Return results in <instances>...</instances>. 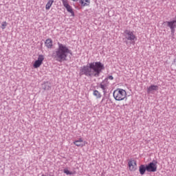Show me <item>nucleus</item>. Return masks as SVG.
<instances>
[{"label":"nucleus","mask_w":176,"mask_h":176,"mask_svg":"<svg viewBox=\"0 0 176 176\" xmlns=\"http://www.w3.org/2000/svg\"><path fill=\"white\" fill-rule=\"evenodd\" d=\"M113 97L116 101H124L127 99V91L122 88H117L113 91Z\"/></svg>","instance_id":"nucleus-3"},{"label":"nucleus","mask_w":176,"mask_h":176,"mask_svg":"<svg viewBox=\"0 0 176 176\" xmlns=\"http://www.w3.org/2000/svg\"><path fill=\"white\" fill-rule=\"evenodd\" d=\"M128 167L129 171H135V170H137V161L135 160H130L128 162Z\"/></svg>","instance_id":"nucleus-8"},{"label":"nucleus","mask_w":176,"mask_h":176,"mask_svg":"<svg viewBox=\"0 0 176 176\" xmlns=\"http://www.w3.org/2000/svg\"><path fill=\"white\" fill-rule=\"evenodd\" d=\"M63 6L65 7L67 11L71 14V16L72 17H75V12H74V9H72V7L69 6V3H68L67 0H62Z\"/></svg>","instance_id":"nucleus-6"},{"label":"nucleus","mask_w":176,"mask_h":176,"mask_svg":"<svg viewBox=\"0 0 176 176\" xmlns=\"http://www.w3.org/2000/svg\"><path fill=\"white\" fill-rule=\"evenodd\" d=\"M80 6L85 8L86 6H90V0H78Z\"/></svg>","instance_id":"nucleus-12"},{"label":"nucleus","mask_w":176,"mask_h":176,"mask_svg":"<svg viewBox=\"0 0 176 176\" xmlns=\"http://www.w3.org/2000/svg\"><path fill=\"white\" fill-rule=\"evenodd\" d=\"M73 144L76 145V146H80V148H83V146H86V144H87V142L83 140L82 138H80L78 140L74 141Z\"/></svg>","instance_id":"nucleus-9"},{"label":"nucleus","mask_w":176,"mask_h":176,"mask_svg":"<svg viewBox=\"0 0 176 176\" xmlns=\"http://www.w3.org/2000/svg\"><path fill=\"white\" fill-rule=\"evenodd\" d=\"M54 2V0H49L45 6L46 10H50V8H52V5H53V3Z\"/></svg>","instance_id":"nucleus-15"},{"label":"nucleus","mask_w":176,"mask_h":176,"mask_svg":"<svg viewBox=\"0 0 176 176\" xmlns=\"http://www.w3.org/2000/svg\"><path fill=\"white\" fill-rule=\"evenodd\" d=\"M7 25H8V23L6 21L3 22L1 24L2 30H5Z\"/></svg>","instance_id":"nucleus-18"},{"label":"nucleus","mask_w":176,"mask_h":176,"mask_svg":"<svg viewBox=\"0 0 176 176\" xmlns=\"http://www.w3.org/2000/svg\"><path fill=\"white\" fill-rule=\"evenodd\" d=\"M45 45L48 49H52V47H53V41H52V38L47 39L45 42Z\"/></svg>","instance_id":"nucleus-13"},{"label":"nucleus","mask_w":176,"mask_h":176,"mask_svg":"<svg viewBox=\"0 0 176 176\" xmlns=\"http://www.w3.org/2000/svg\"><path fill=\"white\" fill-rule=\"evenodd\" d=\"M145 171H146V166L140 165L139 166V173L141 175H144L145 174Z\"/></svg>","instance_id":"nucleus-14"},{"label":"nucleus","mask_w":176,"mask_h":176,"mask_svg":"<svg viewBox=\"0 0 176 176\" xmlns=\"http://www.w3.org/2000/svg\"><path fill=\"white\" fill-rule=\"evenodd\" d=\"M107 87V85L104 84V82L100 83V88H102L103 90H105Z\"/></svg>","instance_id":"nucleus-19"},{"label":"nucleus","mask_w":176,"mask_h":176,"mask_svg":"<svg viewBox=\"0 0 176 176\" xmlns=\"http://www.w3.org/2000/svg\"><path fill=\"white\" fill-rule=\"evenodd\" d=\"M146 171L148 173H156L157 171V162H150L146 165Z\"/></svg>","instance_id":"nucleus-5"},{"label":"nucleus","mask_w":176,"mask_h":176,"mask_svg":"<svg viewBox=\"0 0 176 176\" xmlns=\"http://www.w3.org/2000/svg\"><path fill=\"white\" fill-rule=\"evenodd\" d=\"M43 60H45V56L42 54L38 55L37 60L33 64L34 68H39L43 64Z\"/></svg>","instance_id":"nucleus-7"},{"label":"nucleus","mask_w":176,"mask_h":176,"mask_svg":"<svg viewBox=\"0 0 176 176\" xmlns=\"http://www.w3.org/2000/svg\"><path fill=\"white\" fill-rule=\"evenodd\" d=\"M94 96L96 98H101L102 96H101V93H100V91L95 90L94 91L93 93Z\"/></svg>","instance_id":"nucleus-16"},{"label":"nucleus","mask_w":176,"mask_h":176,"mask_svg":"<svg viewBox=\"0 0 176 176\" xmlns=\"http://www.w3.org/2000/svg\"><path fill=\"white\" fill-rule=\"evenodd\" d=\"M102 101H104V98L102 100V101H101V102H102Z\"/></svg>","instance_id":"nucleus-22"},{"label":"nucleus","mask_w":176,"mask_h":176,"mask_svg":"<svg viewBox=\"0 0 176 176\" xmlns=\"http://www.w3.org/2000/svg\"><path fill=\"white\" fill-rule=\"evenodd\" d=\"M159 90V86L152 85L150 87H147V93L148 94H151L152 91H157Z\"/></svg>","instance_id":"nucleus-11"},{"label":"nucleus","mask_w":176,"mask_h":176,"mask_svg":"<svg viewBox=\"0 0 176 176\" xmlns=\"http://www.w3.org/2000/svg\"><path fill=\"white\" fill-rule=\"evenodd\" d=\"M104 64L101 62H93L88 63L80 69V72L86 76H95L98 78L100 74L104 69Z\"/></svg>","instance_id":"nucleus-1"},{"label":"nucleus","mask_w":176,"mask_h":176,"mask_svg":"<svg viewBox=\"0 0 176 176\" xmlns=\"http://www.w3.org/2000/svg\"><path fill=\"white\" fill-rule=\"evenodd\" d=\"M108 79H109V80H113V76H109L108 77Z\"/></svg>","instance_id":"nucleus-20"},{"label":"nucleus","mask_w":176,"mask_h":176,"mask_svg":"<svg viewBox=\"0 0 176 176\" xmlns=\"http://www.w3.org/2000/svg\"><path fill=\"white\" fill-rule=\"evenodd\" d=\"M124 36L126 38L127 41H131V42H133V41L137 40V36H135V34H134V32L129 30H124Z\"/></svg>","instance_id":"nucleus-4"},{"label":"nucleus","mask_w":176,"mask_h":176,"mask_svg":"<svg viewBox=\"0 0 176 176\" xmlns=\"http://www.w3.org/2000/svg\"><path fill=\"white\" fill-rule=\"evenodd\" d=\"M73 1V2H78V0H71Z\"/></svg>","instance_id":"nucleus-21"},{"label":"nucleus","mask_w":176,"mask_h":176,"mask_svg":"<svg viewBox=\"0 0 176 176\" xmlns=\"http://www.w3.org/2000/svg\"><path fill=\"white\" fill-rule=\"evenodd\" d=\"M166 23L168 25V27L170 28L171 32H174L176 28V21H166Z\"/></svg>","instance_id":"nucleus-10"},{"label":"nucleus","mask_w":176,"mask_h":176,"mask_svg":"<svg viewBox=\"0 0 176 176\" xmlns=\"http://www.w3.org/2000/svg\"><path fill=\"white\" fill-rule=\"evenodd\" d=\"M58 47L54 52L53 56L56 61H65L67 60V57H68L69 53H71V50L68 49V47L65 45L58 43Z\"/></svg>","instance_id":"nucleus-2"},{"label":"nucleus","mask_w":176,"mask_h":176,"mask_svg":"<svg viewBox=\"0 0 176 176\" xmlns=\"http://www.w3.org/2000/svg\"><path fill=\"white\" fill-rule=\"evenodd\" d=\"M63 173L66 174L67 175H73L74 173L69 171L68 169H64Z\"/></svg>","instance_id":"nucleus-17"}]
</instances>
